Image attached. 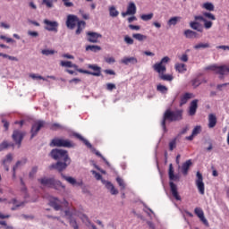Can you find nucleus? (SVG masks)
I'll return each instance as SVG.
<instances>
[{
	"label": "nucleus",
	"mask_w": 229,
	"mask_h": 229,
	"mask_svg": "<svg viewBox=\"0 0 229 229\" xmlns=\"http://www.w3.org/2000/svg\"><path fill=\"white\" fill-rule=\"evenodd\" d=\"M213 21H216V15L212 13L204 12L202 15L194 16V21L190 22V28L199 33H203V28L210 30L214 26Z\"/></svg>",
	"instance_id": "obj_1"
},
{
	"label": "nucleus",
	"mask_w": 229,
	"mask_h": 229,
	"mask_svg": "<svg viewBox=\"0 0 229 229\" xmlns=\"http://www.w3.org/2000/svg\"><path fill=\"white\" fill-rule=\"evenodd\" d=\"M182 119H183V110L171 111V109H168L164 114L161 126H162L163 130L165 131V130H166L165 121L174 123V121H182Z\"/></svg>",
	"instance_id": "obj_2"
},
{
	"label": "nucleus",
	"mask_w": 229,
	"mask_h": 229,
	"mask_svg": "<svg viewBox=\"0 0 229 229\" xmlns=\"http://www.w3.org/2000/svg\"><path fill=\"white\" fill-rule=\"evenodd\" d=\"M38 182H39L40 185H43V187L55 189V191H58L61 188L65 189V186L62 184V182L56 181L55 178L43 177L38 179Z\"/></svg>",
	"instance_id": "obj_3"
},
{
	"label": "nucleus",
	"mask_w": 229,
	"mask_h": 229,
	"mask_svg": "<svg viewBox=\"0 0 229 229\" xmlns=\"http://www.w3.org/2000/svg\"><path fill=\"white\" fill-rule=\"evenodd\" d=\"M50 157L54 158V160H58V162H67L71 160V157H69V152L60 148L52 149Z\"/></svg>",
	"instance_id": "obj_4"
},
{
	"label": "nucleus",
	"mask_w": 229,
	"mask_h": 229,
	"mask_svg": "<svg viewBox=\"0 0 229 229\" xmlns=\"http://www.w3.org/2000/svg\"><path fill=\"white\" fill-rule=\"evenodd\" d=\"M74 146L75 144L72 141L60 138H55L50 142L51 148H74Z\"/></svg>",
	"instance_id": "obj_5"
},
{
	"label": "nucleus",
	"mask_w": 229,
	"mask_h": 229,
	"mask_svg": "<svg viewBox=\"0 0 229 229\" xmlns=\"http://www.w3.org/2000/svg\"><path fill=\"white\" fill-rule=\"evenodd\" d=\"M206 71H213L214 72H216V74L220 75V79H223V76H225V74L229 73V67L226 64H223L220 66L217 64H213L206 67Z\"/></svg>",
	"instance_id": "obj_6"
},
{
	"label": "nucleus",
	"mask_w": 229,
	"mask_h": 229,
	"mask_svg": "<svg viewBox=\"0 0 229 229\" xmlns=\"http://www.w3.org/2000/svg\"><path fill=\"white\" fill-rule=\"evenodd\" d=\"M88 69H91L93 72L79 69L78 72H81V74H89L90 76H101V67L98 66V64H88Z\"/></svg>",
	"instance_id": "obj_7"
},
{
	"label": "nucleus",
	"mask_w": 229,
	"mask_h": 229,
	"mask_svg": "<svg viewBox=\"0 0 229 229\" xmlns=\"http://www.w3.org/2000/svg\"><path fill=\"white\" fill-rule=\"evenodd\" d=\"M71 165V159L68 161H57L55 164H52L49 166V169H56L59 173H62V171H65L67 169V166Z\"/></svg>",
	"instance_id": "obj_8"
},
{
	"label": "nucleus",
	"mask_w": 229,
	"mask_h": 229,
	"mask_svg": "<svg viewBox=\"0 0 229 229\" xmlns=\"http://www.w3.org/2000/svg\"><path fill=\"white\" fill-rule=\"evenodd\" d=\"M196 186L198 188V191L199 194H205V182H203V174L200 172H197L196 174Z\"/></svg>",
	"instance_id": "obj_9"
},
{
	"label": "nucleus",
	"mask_w": 229,
	"mask_h": 229,
	"mask_svg": "<svg viewBox=\"0 0 229 229\" xmlns=\"http://www.w3.org/2000/svg\"><path fill=\"white\" fill-rule=\"evenodd\" d=\"M43 24H45V30H47V31H54L55 33H58V21H52L45 19L43 21Z\"/></svg>",
	"instance_id": "obj_10"
},
{
	"label": "nucleus",
	"mask_w": 229,
	"mask_h": 229,
	"mask_svg": "<svg viewBox=\"0 0 229 229\" xmlns=\"http://www.w3.org/2000/svg\"><path fill=\"white\" fill-rule=\"evenodd\" d=\"M78 22H80V19H78V16L69 14L66 19V27L68 28V30H74Z\"/></svg>",
	"instance_id": "obj_11"
},
{
	"label": "nucleus",
	"mask_w": 229,
	"mask_h": 229,
	"mask_svg": "<svg viewBox=\"0 0 229 229\" xmlns=\"http://www.w3.org/2000/svg\"><path fill=\"white\" fill-rule=\"evenodd\" d=\"M44 121H38L36 123H34L31 127V139H33V137H36V135L38 133V131H40V130H42V128H44Z\"/></svg>",
	"instance_id": "obj_12"
},
{
	"label": "nucleus",
	"mask_w": 229,
	"mask_h": 229,
	"mask_svg": "<svg viewBox=\"0 0 229 229\" xmlns=\"http://www.w3.org/2000/svg\"><path fill=\"white\" fill-rule=\"evenodd\" d=\"M25 133L21 131H13V140L18 144V148H21V144H22V139H24Z\"/></svg>",
	"instance_id": "obj_13"
},
{
	"label": "nucleus",
	"mask_w": 229,
	"mask_h": 229,
	"mask_svg": "<svg viewBox=\"0 0 229 229\" xmlns=\"http://www.w3.org/2000/svg\"><path fill=\"white\" fill-rule=\"evenodd\" d=\"M194 214L206 226H208V220L205 217V212H203L201 208H195Z\"/></svg>",
	"instance_id": "obj_14"
},
{
	"label": "nucleus",
	"mask_w": 229,
	"mask_h": 229,
	"mask_svg": "<svg viewBox=\"0 0 229 229\" xmlns=\"http://www.w3.org/2000/svg\"><path fill=\"white\" fill-rule=\"evenodd\" d=\"M137 13V6L135 3L130 2L127 6V11L125 13H122V16L126 17V15H135Z\"/></svg>",
	"instance_id": "obj_15"
},
{
	"label": "nucleus",
	"mask_w": 229,
	"mask_h": 229,
	"mask_svg": "<svg viewBox=\"0 0 229 229\" xmlns=\"http://www.w3.org/2000/svg\"><path fill=\"white\" fill-rule=\"evenodd\" d=\"M169 185L172 196L174 198V199H176V201H182V197L180 196V193H178V187L173 182H170Z\"/></svg>",
	"instance_id": "obj_16"
},
{
	"label": "nucleus",
	"mask_w": 229,
	"mask_h": 229,
	"mask_svg": "<svg viewBox=\"0 0 229 229\" xmlns=\"http://www.w3.org/2000/svg\"><path fill=\"white\" fill-rule=\"evenodd\" d=\"M49 205L54 208V210H62V202L58 198L52 197L49 200Z\"/></svg>",
	"instance_id": "obj_17"
},
{
	"label": "nucleus",
	"mask_w": 229,
	"mask_h": 229,
	"mask_svg": "<svg viewBox=\"0 0 229 229\" xmlns=\"http://www.w3.org/2000/svg\"><path fill=\"white\" fill-rule=\"evenodd\" d=\"M88 35V42H91L92 44H97L98 39L101 38V34L98 32H87Z\"/></svg>",
	"instance_id": "obj_18"
},
{
	"label": "nucleus",
	"mask_w": 229,
	"mask_h": 229,
	"mask_svg": "<svg viewBox=\"0 0 229 229\" xmlns=\"http://www.w3.org/2000/svg\"><path fill=\"white\" fill-rule=\"evenodd\" d=\"M153 69L156 72L159 74V76L161 74H165V72L167 71V68L165 67V65L162 64V63H156L153 65Z\"/></svg>",
	"instance_id": "obj_19"
},
{
	"label": "nucleus",
	"mask_w": 229,
	"mask_h": 229,
	"mask_svg": "<svg viewBox=\"0 0 229 229\" xmlns=\"http://www.w3.org/2000/svg\"><path fill=\"white\" fill-rule=\"evenodd\" d=\"M191 165H192V160L191 159L187 160L182 164L181 171L184 176H187V174H189V169H191Z\"/></svg>",
	"instance_id": "obj_20"
},
{
	"label": "nucleus",
	"mask_w": 229,
	"mask_h": 229,
	"mask_svg": "<svg viewBox=\"0 0 229 229\" xmlns=\"http://www.w3.org/2000/svg\"><path fill=\"white\" fill-rule=\"evenodd\" d=\"M198 110V99H194L190 104L189 115H196Z\"/></svg>",
	"instance_id": "obj_21"
},
{
	"label": "nucleus",
	"mask_w": 229,
	"mask_h": 229,
	"mask_svg": "<svg viewBox=\"0 0 229 229\" xmlns=\"http://www.w3.org/2000/svg\"><path fill=\"white\" fill-rule=\"evenodd\" d=\"M138 62L139 61L135 57H123L121 60V64H123L124 65H130V64L131 65H135V64H137Z\"/></svg>",
	"instance_id": "obj_22"
},
{
	"label": "nucleus",
	"mask_w": 229,
	"mask_h": 229,
	"mask_svg": "<svg viewBox=\"0 0 229 229\" xmlns=\"http://www.w3.org/2000/svg\"><path fill=\"white\" fill-rule=\"evenodd\" d=\"M174 69L180 74H183V72H187V65L185 64L177 63L174 64Z\"/></svg>",
	"instance_id": "obj_23"
},
{
	"label": "nucleus",
	"mask_w": 229,
	"mask_h": 229,
	"mask_svg": "<svg viewBox=\"0 0 229 229\" xmlns=\"http://www.w3.org/2000/svg\"><path fill=\"white\" fill-rule=\"evenodd\" d=\"M168 176L171 182H176V180H178V175L174 174V168L173 167V164L169 165Z\"/></svg>",
	"instance_id": "obj_24"
},
{
	"label": "nucleus",
	"mask_w": 229,
	"mask_h": 229,
	"mask_svg": "<svg viewBox=\"0 0 229 229\" xmlns=\"http://www.w3.org/2000/svg\"><path fill=\"white\" fill-rule=\"evenodd\" d=\"M216 124H217V117L216 114H210L208 115V128H215Z\"/></svg>",
	"instance_id": "obj_25"
},
{
	"label": "nucleus",
	"mask_w": 229,
	"mask_h": 229,
	"mask_svg": "<svg viewBox=\"0 0 229 229\" xmlns=\"http://www.w3.org/2000/svg\"><path fill=\"white\" fill-rule=\"evenodd\" d=\"M189 99H192V93H185L181 97V102H180V106H183V105H187V101Z\"/></svg>",
	"instance_id": "obj_26"
},
{
	"label": "nucleus",
	"mask_w": 229,
	"mask_h": 229,
	"mask_svg": "<svg viewBox=\"0 0 229 229\" xmlns=\"http://www.w3.org/2000/svg\"><path fill=\"white\" fill-rule=\"evenodd\" d=\"M85 26H87V23L85 21H79L77 22V30L75 31L76 35L81 34V31H83V30H85Z\"/></svg>",
	"instance_id": "obj_27"
},
{
	"label": "nucleus",
	"mask_w": 229,
	"mask_h": 229,
	"mask_svg": "<svg viewBox=\"0 0 229 229\" xmlns=\"http://www.w3.org/2000/svg\"><path fill=\"white\" fill-rule=\"evenodd\" d=\"M105 185H106V189H108V191H110L111 194H113V195L119 194V191H117V189H115V187H114V184H112V182H106Z\"/></svg>",
	"instance_id": "obj_28"
},
{
	"label": "nucleus",
	"mask_w": 229,
	"mask_h": 229,
	"mask_svg": "<svg viewBox=\"0 0 229 229\" xmlns=\"http://www.w3.org/2000/svg\"><path fill=\"white\" fill-rule=\"evenodd\" d=\"M184 36L186 38H198V32L191 30H186L184 31Z\"/></svg>",
	"instance_id": "obj_29"
},
{
	"label": "nucleus",
	"mask_w": 229,
	"mask_h": 229,
	"mask_svg": "<svg viewBox=\"0 0 229 229\" xmlns=\"http://www.w3.org/2000/svg\"><path fill=\"white\" fill-rule=\"evenodd\" d=\"M86 51H92V53H98V51H101V47L98 45H89L86 47Z\"/></svg>",
	"instance_id": "obj_30"
},
{
	"label": "nucleus",
	"mask_w": 229,
	"mask_h": 229,
	"mask_svg": "<svg viewBox=\"0 0 229 229\" xmlns=\"http://www.w3.org/2000/svg\"><path fill=\"white\" fill-rule=\"evenodd\" d=\"M202 8H204V10H208V12H214L215 10L214 4L210 2L204 3L202 4Z\"/></svg>",
	"instance_id": "obj_31"
},
{
	"label": "nucleus",
	"mask_w": 229,
	"mask_h": 229,
	"mask_svg": "<svg viewBox=\"0 0 229 229\" xmlns=\"http://www.w3.org/2000/svg\"><path fill=\"white\" fill-rule=\"evenodd\" d=\"M180 17L178 16H174L169 19L167 24L168 26H176V24H178V21H180Z\"/></svg>",
	"instance_id": "obj_32"
},
{
	"label": "nucleus",
	"mask_w": 229,
	"mask_h": 229,
	"mask_svg": "<svg viewBox=\"0 0 229 229\" xmlns=\"http://www.w3.org/2000/svg\"><path fill=\"white\" fill-rule=\"evenodd\" d=\"M62 178L68 182V183H71V185H76V179L70 177V176H65L64 174H61Z\"/></svg>",
	"instance_id": "obj_33"
},
{
	"label": "nucleus",
	"mask_w": 229,
	"mask_h": 229,
	"mask_svg": "<svg viewBox=\"0 0 229 229\" xmlns=\"http://www.w3.org/2000/svg\"><path fill=\"white\" fill-rule=\"evenodd\" d=\"M132 37L136 39L139 40V42H142V40H146L148 38V36L140 34V33H136L133 34Z\"/></svg>",
	"instance_id": "obj_34"
},
{
	"label": "nucleus",
	"mask_w": 229,
	"mask_h": 229,
	"mask_svg": "<svg viewBox=\"0 0 229 229\" xmlns=\"http://www.w3.org/2000/svg\"><path fill=\"white\" fill-rule=\"evenodd\" d=\"M109 15L110 17H117L119 15V11L115 9V6L109 7Z\"/></svg>",
	"instance_id": "obj_35"
},
{
	"label": "nucleus",
	"mask_w": 229,
	"mask_h": 229,
	"mask_svg": "<svg viewBox=\"0 0 229 229\" xmlns=\"http://www.w3.org/2000/svg\"><path fill=\"white\" fill-rule=\"evenodd\" d=\"M159 78H160V80H163V81H173V80H174L173 75L164 74V73H162L159 76Z\"/></svg>",
	"instance_id": "obj_36"
},
{
	"label": "nucleus",
	"mask_w": 229,
	"mask_h": 229,
	"mask_svg": "<svg viewBox=\"0 0 229 229\" xmlns=\"http://www.w3.org/2000/svg\"><path fill=\"white\" fill-rule=\"evenodd\" d=\"M207 47H210V44L208 43H199L194 46V49H207Z\"/></svg>",
	"instance_id": "obj_37"
},
{
	"label": "nucleus",
	"mask_w": 229,
	"mask_h": 229,
	"mask_svg": "<svg viewBox=\"0 0 229 229\" xmlns=\"http://www.w3.org/2000/svg\"><path fill=\"white\" fill-rule=\"evenodd\" d=\"M157 92H161V94H165L167 92V90H169V89H167V87H165L162 84H158L157 86Z\"/></svg>",
	"instance_id": "obj_38"
},
{
	"label": "nucleus",
	"mask_w": 229,
	"mask_h": 229,
	"mask_svg": "<svg viewBox=\"0 0 229 229\" xmlns=\"http://www.w3.org/2000/svg\"><path fill=\"white\" fill-rule=\"evenodd\" d=\"M9 203L14 205V207H13L11 210H17V208H19V207H21L22 205V203H19L15 199H13Z\"/></svg>",
	"instance_id": "obj_39"
},
{
	"label": "nucleus",
	"mask_w": 229,
	"mask_h": 229,
	"mask_svg": "<svg viewBox=\"0 0 229 229\" xmlns=\"http://www.w3.org/2000/svg\"><path fill=\"white\" fill-rule=\"evenodd\" d=\"M50 130L56 131V130H64V125L60 123H53L50 127Z\"/></svg>",
	"instance_id": "obj_40"
},
{
	"label": "nucleus",
	"mask_w": 229,
	"mask_h": 229,
	"mask_svg": "<svg viewBox=\"0 0 229 229\" xmlns=\"http://www.w3.org/2000/svg\"><path fill=\"white\" fill-rule=\"evenodd\" d=\"M116 182L122 190L126 189V184L124 183V181L121 177H117Z\"/></svg>",
	"instance_id": "obj_41"
},
{
	"label": "nucleus",
	"mask_w": 229,
	"mask_h": 229,
	"mask_svg": "<svg viewBox=\"0 0 229 229\" xmlns=\"http://www.w3.org/2000/svg\"><path fill=\"white\" fill-rule=\"evenodd\" d=\"M12 160H13L12 154H8L5 159L3 160V165H5V164H11Z\"/></svg>",
	"instance_id": "obj_42"
},
{
	"label": "nucleus",
	"mask_w": 229,
	"mask_h": 229,
	"mask_svg": "<svg viewBox=\"0 0 229 229\" xmlns=\"http://www.w3.org/2000/svg\"><path fill=\"white\" fill-rule=\"evenodd\" d=\"M140 19L142 21H151V19H153V13H148V14H142L140 16Z\"/></svg>",
	"instance_id": "obj_43"
},
{
	"label": "nucleus",
	"mask_w": 229,
	"mask_h": 229,
	"mask_svg": "<svg viewBox=\"0 0 229 229\" xmlns=\"http://www.w3.org/2000/svg\"><path fill=\"white\" fill-rule=\"evenodd\" d=\"M191 85L192 87H194V89H196V87H199V85H201V81L199 80V78L193 79L191 81Z\"/></svg>",
	"instance_id": "obj_44"
},
{
	"label": "nucleus",
	"mask_w": 229,
	"mask_h": 229,
	"mask_svg": "<svg viewBox=\"0 0 229 229\" xmlns=\"http://www.w3.org/2000/svg\"><path fill=\"white\" fill-rule=\"evenodd\" d=\"M60 65L62 67H70V68H72V62H71V61H61Z\"/></svg>",
	"instance_id": "obj_45"
},
{
	"label": "nucleus",
	"mask_w": 229,
	"mask_h": 229,
	"mask_svg": "<svg viewBox=\"0 0 229 229\" xmlns=\"http://www.w3.org/2000/svg\"><path fill=\"white\" fill-rule=\"evenodd\" d=\"M79 13L81 15L82 19H84V21H89V19H90V14L86 13L84 11L80 10Z\"/></svg>",
	"instance_id": "obj_46"
},
{
	"label": "nucleus",
	"mask_w": 229,
	"mask_h": 229,
	"mask_svg": "<svg viewBox=\"0 0 229 229\" xmlns=\"http://www.w3.org/2000/svg\"><path fill=\"white\" fill-rule=\"evenodd\" d=\"M174 148H176V138H174L169 142V150L173 151Z\"/></svg>",
	"instance_id": "obj_47"
},
{
	"label": "nucleus",
	"mask_w": 229,
	"mask_h": 229,
	"mask_svg": "<svg viewBox=\"0 0 229 229\" xmlns=\"http://www.w3.org/2000/svg\"><path fill=\"white\" fill-rule=\"evenodd\" d=\"M9 146H12L8 143V141H3L0 144V151H4V149H6L7 148H9Z\"/></svg>",
	"instance_id": "obj_48"
},
{
	"label": "nucleus",
	"mask_w": 229,
	"mask_h": 229,
	"mask_svg": "<svg viewBox=\"0 0 229 229\" xmlns=\"http://www.w3.org/2000/svg\"><path fill=\"white\" fill-rule=\"evenodd\" d=\"M42 4H46L47 8H53V0H43Z\"/></svg>",
	"instance_id": "obj_49"
},
{
	"label": "nucleus",
	"mask_w": 229,
	"mask_h": 229,
	"mask_svg": "<svg viewBox=\"0 0 229 229\" xmlns=\"http://www.w3.org/2000/svg\"><path fill=\"white\" fill-rule=\"evenodd\" d=\"M124 42L125 44H128V46H131L133 45V38H131L130 36H125Z\"/></svg>",
	"instance_id": "obj_50"
},
{
	"label": "nucleus",
	"mask_w": 229,
	"mask_h": 229,
	"mask_svg": "<svg viewBox=\"0 0 229 229\" xmlns=\"http://www.w3.org/2000/svg\"><path fill=\"white\" fill-rule=\"evenodd\" d=\"M115 89H117V86H115V84L114 83L106 84V90H109L110 92H112V90H115Z\"/></svg>",
	"instance_id": "obj_51"
},
{
	"label": "nucleus",
	"mask_w": 229,
	"mask_h": 229,
	"mask_svg": "<svg viewBox=\"0 0 229 229\" xmlns=\"http://www.w3.org/2000/svg\"><path fill=\"white\" fill-rule=\"evenodd\" d=\"M30 78H32V80H43V81H46V78L35 73L30 74Z\"/></svg>",
	"instance_id": "obj_52"
},
{
	"label": "nucleus",
	"mask_w": 229,
	"mask_h": 229,
	"mask_svg": "<svg viewBox=\"0 0 229 229\" xmlns=\"http://www.w3.org/2000/svg\"><path fill=\"white\" fill-rule=\"evenodd\" d=\"M37 171H38V167L37 166L32 167L31 171L29 174L30 178H33V176L37 174Z\"/></svg>",
	"instance_id": "obj_53"
},
{
	"label": "nucleus",
	"mask_w": 229,
	"mask_h": 229,
	"mask_svg": "<svg viewBox=\"0 0 229 229\" xmlns=\"http://www.w3.org/2000/svg\"><path fill=\"white\" fill-rule=\"evenodd\" d=\"M201 132V126H196L192 131V135L196 137V135H199V133Z\"/></svg>",
	"instance_id": "obj_54"
},
{
	"label": "nucleus",
	"mask_w": 229,
	"mask_h": 229,
	"mask_svg": "<svg viewBox=\"0 0 229 229\" xmlns=\"http://www.w3.org/2000/svg\"><path fill=\"white\" fill-rule=\"evenodd\" d=\"M41 53L42 55H46V56H49V55H55V50L44 49Z\"/></svg>",
	"instance_id": "obj_55"
},
{
	"label": "nucleus",
	"mask_w": 229,
	"mask_h": 229,
	"mask_svg": "<svg viewBox=\"0 0 229 229\" xmlns=\"http://www.w3.org/2000/svg\"><path fill=\"white\" fill-rule=\"evenodd\" d=\"M71 0H63V3L66 8H72V6H74V4L72 2H70Z\"/></svg>",
	"instance_id": "obj_56"
},
{
	"label": "nucleus",
	"mask_w": 229,
	"mask_h": 229,
	"mask_svg": "<svg viewBox=\"0 0 229 229\" xmlns=\"http://www.w3.org/2000/svg\"><path fill=\"white\" fill-rule=\"evenodd\" d=\"M70 225H71V226H72V228H74V229H78V228H79L78 223L76 222V220H74V219H72V218L70 219Z\"/></svg>",
	"instance_id": "obj_57"
},
{
	"label": "nucleus",
	"mask_w": 229,
	"mask_h": 229,
	"mask_svg": "<svg viewBox=\"0 0 229 229\" xmlns=\"http://www.w3.org/2000/svg\"><path fill=\"white\" fill-rule=\"evenodd\" d=\"M181 62H189V55L187 54H183L179 57Z\"/></svg>",
	"instance_id": "obj_58"
},
{
	"label": "nucleus",
	"mask_w": 229,
	"mask_h": 229,
	"mask_svg": "<svg viewBox=\"0 0 229 229\" xmlns=\"http://www.w3.org/2000/svg\"><path fill=\"white\" fill-rule=\"evenodd\" d=\"M1 40H5L7 44H10V42H13V39L11 38H6V36H0Z\"/></svg>",
	"instance_id": "obj_59"
},
{
	"label": "nucleus",
	"mask_w": 229,
	"mask_h": 229,
	"mask_svg": "<svg viewBox=\"0 0 229 229\" xmlns=\"http://www.w3.org/2000/svg\"><path fill=\"white\" fill-rule=\"evenodd\" d=\"M92 174H94L96 180H101V178H103V176L101 175V174L96 172V171H92Z\"/></svg>",
	"instance_id": "obj_60"
},
{
	"label": "nucleus",
	"mask_w": 229,
	"mask_h": 229,
	"mask_svg": "<svg viewBox=\"0 0 229 229\" xmlns=\"http://www.w3.org/2000/svg\"><path fill=\"white\" fill-rule=\"evenodd\" d=\"M129 28H130V30H135V31H139V30H140V26L133 25V24H130Z\"/></svg>",
	"instance_id": "obj_61"
},
{
	"label": "nucleus",
	"mask_w": 229,
	"mask_h": 229,
	"mask_svg": "<svg viewBox=\"0 0 229 229\" xmlns=\"http://www.w3.org/2000/svg\"><path fill=\"white\" fill-rule=\"evenodd\" d=\"M73 137H75V139H78L79 140H81V142L85 140V138H83V136H81L80 133H73Z\"/></svg>",
	"instance_id": "obj_62"
},
{
	"label": "nucleus",
	"mask_w": 229,
	"mask_h": 229,
	"mask_svg": "<svg viewBox=\"0 0 229 229\" xmlns=\"http://www.w3.org/2000/svg\"><path fill=\"white\" fill-rule=\"evenodd\" d=\"M105 61L106 62V64H115V58L114 57H106Z\"/></svg>",
	"instance_id": "obj_63"
},
{
	"label": "nucleus",
	"mask_w": 229,
	"mask_h": 229,
	"mask_svg": "<svg viewBox=\"0 0 229 229\" xmlns=\"http://www.w3.org/2000/svg\"><path fill=\"white\" fill-rule=\"evenodd\" d=\"M104 72H105V74H109L111 76H115V71H114V70L106 69V70L104 71Z\"/></svg>",
	"instance_id": "obj_64"
}]
</instances>
